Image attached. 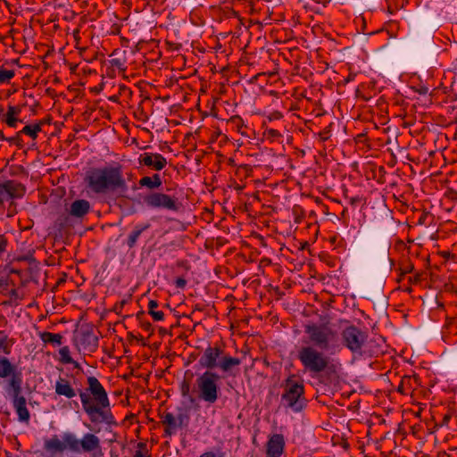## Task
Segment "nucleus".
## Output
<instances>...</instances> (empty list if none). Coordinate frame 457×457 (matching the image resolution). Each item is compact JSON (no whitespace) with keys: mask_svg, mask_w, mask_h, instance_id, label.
Segmentation results:
<instances>
[{"mask_svg":"<svg viewBox=\"0 0 457 457\" xmlns=\"http://www.w3.org/2000/svg\"><path fill=\"white\" fill-rule=\"evenodd\" d=\"M142 328L146 330V331H151L153 332V327H152V324L148 321L146 322H143L142 323Z\"/></svg>","mask_w":457,"mask_h":457,"instance_id":"de8ad7c7","label":"nucleus"},{"mask_svg":"<svg viewBox=\"0 0 457 457\" xmlns=\"http://www.w3.org/2000/svg\"><path fill=\"white\" fill-rule=\"evenodd\" d=\"M19 371L16 370V367L12 364L10 360L6 357L0 358V378H6L8 377H12L13 374H18Z\"/></svg>","mask_w":457,"mask_h":457,"instance_id":"4be33fe9","label":"nucleus"},{"mask_svg":"<svg viewBox=\"0 0 457 457\" xmlns=\"http://www.w3.org/2000/svg\"><path fill=\"white\" fill-rule=\"evenodd\" d=\"M304 331L312 346L320 350H328L337 337V332L327 325L310 324Z\"/></svg>","mask_w":457,"mask_h":457,"instance_id":"0eeeda50","label":"nucleus"},{"mask_svg":"<svg viewBox=\"0 0 457 457\" xmlns=\"http://www.w3.org/2000/svg\"><path fill=\"white\" fill-rule=\"evenodd\" d=\"M60 361L63 364L73 363L74 360L71 356L70 348L63 346L59 350Z\"/></svg>","mask_w":457,"mask_h":457,"instance_id":"c756f323","label":"nucleus"},{"mask_svg":"<svg viewBox=\"0 0 457 457\" xmlns=\"http://www.w3.org/2000/svg\"><path fill=\"white\" fill-rule=\"evenodd\" d=\"M449 420H450V416H449V415H445V416L444 417V419H443V423H444V424H447V423H448V421H449Z\"/></svg>","mask_w":457,"mask_h":457,"instance_id":"864d4df0","label":"nucleus"},{"mask_svg":"<svg viewBox=\"0 0 457 457\" xmlns=\"http://www.w3.org/2000/svg\"><path fill=\"white\" fill-rule=\"evenodd\" d=\"M361 198L360 196H354V197H351L349 199V203L352 205H356L361 202Z\"/></svg>","mask_w":457,"mask_h":457,"instance_id":"49530a36","label":"nucleus"},{"mask_svg":"<svg viewBox=\"0 0 457 457\" xmlns=\"http://www.w3.org/2000/svg\"><path fill=\"white\" fill-rule=\"evenodd\" d=\"M3 112H4V109L0 108V117L2 116Z\"/></svg>","mask_w":457,"mask_h":457,"instance_id":"0e129e2a","label":"nucleus"},{"mask_svg":"<svg viewBox=\"0 0 457 457\" xmlns=\"http://www.w3.org/2000/svg\"><path fill=\"white\" fill-rule=\"evenodd\" d=\"M21 133H17L16 136L14 137H8L7 138V141L12 143V144H14L16 145L17 146L19 147H22V144H21V138L20 137Z\"/></svg>","mask_w":457,"mask_h":457,"instance_id":"4c0bfd02","label":"nucleus"},{"mask_svg":"<svg viewBox=\"0 0 457 457\" xmlns=\"http://www.w3.org/2000/svg\"><path fill=\"white\" fill-rule=\"evenodd\" d=\"M21 385L22 384H19L18 386L12 389L10 393L12 397V403H18L19 399L25 398L23 395H21Z\"/></svg>","mask_w":457,"mask_h":457,"instance_id":"473e14b6","label":"nucleus"},{"mask_svg":"<svg viewBox=\"0 0 457 457\" xmlns=\"http://www.w3.org/2000/svg\"><path fill=\"white\" fill-rule=\"evenodd\" d=\"M6 457H11V455L9 453H7V456Z\"/></svg>","mask_w":457,"mask_h":457,"instance_id":"338daca9","label":"nucleus"},{"mask_svg":"<svg viewBox=\"0 0 457 457\" xmlns=\"http://www.w3.org/2000/svg\"><path fill=\"white\" fill-rule=\"evenodd\" d=\"M420 280V274H417L414 277H410L409 278V282L411 284L418 283Z\"/></svg>","mask_w":457,"mask_h":457,"instance_id":"09e8293b","label":"nucleus"},{"mask_svg":"<svg viewBox=\"0 0 457 457\" xmlns=\"http://www.w3.org/2000/svg\"><path fill=\"white\" fill-rule=\"evenodd\" d=\"M382 343H384L383 338H379V342L376 339H366L365 345L362 349L361 357L369 356H377L383 353V345Z\"/></svg>","mask_w":457,"mask_h":457,"instance_id":"f3484780","label":"nucleus"},{"mask_svg":"<svg viewBox=\"0 0 457 457\" xmlns=\"http://www.w3.org/2000/svg\"><path fill=\"white\" fill-rule=\"evenodd\" d=\"M138 185L140 187H146L151 190V192H154V190L161 187L162 181L161 176L158 173H155L151 177L145 176L141 178L138 181Z\"/></svg>","mask_w":457,"mask_h":457,"instance_id":"aec40b11","label":"nucleus"},{"mask_svg":"<svg viewBox=\"0 0 457 457\" xmlns=\"http://www.w3.org/2000/svg\"><path fill=\"white\" fill-rule=\"evenodd\" d=\"M110 62L112 67H116L122 71L126 70L124 67V62L119 58L112 59Z\"/></svg>","mask_w":457,"mask_h":457,"instance_id":"c9c22d12","label":"nucleus"},{"mask_svg":"<svg viewBox=\"0 0 457 457\" xmlns=\"http://www.w3.org/2000/svg\"><path fill=\"white\" fill-rule=\"evenodd\" d=\"M160 417L161 423L164 427V437H170L176 434L179 428H187L190 420L188 412L182 408L178 409V414L176 416L167 411L162 413Z\"/></svg>","mask_w":457,"mask_h":457,"instance_id":"9d476101","label":"nucleus"},{"mask_svg":"<svg viewBox=\"0 0 457 457\" xmlns=\"http://www.w3.org/2000/svg\"><path fill=\"white\" fill-rule=\"evenodd\" d=\"M8 240L4 235H0V256L6 251Z\"/></svg>","mask_w":457,"mask_h":457,"instance_id":"e433bc0d","label":"nucleus"},{"mask_svg":"<svg viewBox=\"0 0 457 457\" xmlns=\"http://www.w3.org/2000/svg\"><path fill=\"white\" fill-rule=\"evenodd\" d=\"M137 447H138V448H140V449H144V448H145V447H146V445H145V443H139V444L137 445Z\"/></svg>","mask_w":457,"mask_h":457,"instance_id":"4d7b16f0","label":"nucleus"},{"mask_svg":"<svg viewBox=\"0 0 457 457\" xmlns=\"http://www.w3.org/2000/svg\"><path fill=\"white\" fill-rule=\"evenodd\" d=\"M187 285V280L184 278L179 277L175 279V286L178 288L183 289Z\"/></svg>","mask_w":457,"mask_h":457,"instance_id":"a19ab883","label":"nucleus"},{"mask_svg":"<svg viewBox=\"0 0 457 457\" xmlns=\"http://www.w3.org/2000/svg\"><path fill=\"white\" fill-rule=\"evenodd\" d=\"M81 342L90 352H94L98 346V337L93 333H84Z\"/></svg>","mask_w":457,"mask_h":457,"instance_id":"a878e982","label":"nucleus"},{"mask_svg":"<svg viewBox=\"0 0 457 457\" xmlns=\"http://www.w3.org/2000/svg\"><path fill=\"white\" fill-rule=\"evenodd\" d=\"M199 457H216V454L213 452H205L202 453Z\"/></svg>","mask_w":457,"mask_h":457,"instance_id":"3c124183","label":"nucleus"},{"mask_svg":"<svg viewBox=\"0 0 457 457\" xmlns=\"http://www.w3.org/2000/svg\"><path fill=\"white\" fill-rule=\"evenodd\" d=\"M445 196L452 201H457V190L448 187L445 192Z\"/></svg>","mask_w":457,"mask_h":457,"instance_id":"f704fd0d","label":"nucleus"},{"mask_svg":"<svg viewBox=\"0 0 457 457\" xmlns=\"http://www.w3.org/2000/svg\"><path fill=\"white\" fill-rule=\"evenodd\" d=\"M54 389L57 395L64 396L68 399H71L77 395V391L72 387L71 382L62 377H59L56 380Z\"/></svg>","mask_w":457,"mask_h":457,"instance_id":"2eb2a0df","label":"nucleus"},{"mask_svg":"<svg viewBox=\"0 0 457 457\" xmlns=\"http://www.w3.org/2000/svg\"><path fill=\"white\" fill-rule=\"evenodd\" d=\"M90 204L87 200L78 199L71 203L70 215L75 218H83L89 212Z\"/></svg>","mask_w":457,"mask_h":457,"instance_id":"dca6fc26","label":"nucleus"},{"mask_svg":"<svg viewBox=\"0 0 457 457\" xmlns=\"http://www.w3.org/2000/svg\"><path fill=\"white\" fill-rule=\"evenodd\" d=\"M13 407L19 417V420L21 422L29 423L30 414L26 406V398L19 399L18 403H13Z\"/></svg>","mask_w":457,"mask_h":457,"instance_id":"5701e85b","label":"nucleus"},{"mask_svg":"<svg viewBox=\"0 0 457 457\" xmlns=\"http://www.w3.org/2000/svg\"><path fill=\"white\" fill-rule=\"evenodd\" d=\"M159 303L156 300H150L148 302V313L153 317L155 321H161L164 319V313L162 311H157Z\"/></svg>","mask_w":457,"mask_h":457,"instance_id":"bb28decb","label":"nucleus"},{"mask_svg":"<svg viewBox=\"0 0 457 457\" xmlns=\"http://www.w3.org/2000/svg\"><path fill=\"white\" fill-rule=\"evenodd\" d=\"M19 384H22L21 373L13 374L7 383L6 391L10 394L12 389L18 386Z\"/></svg>","mask_w":457,"mask_h":457,"instance_id":"7c9ffc66","label":"nucleus"},{"mask_svg":"<svg viewBox=\"0 0 457 457\" xmlns=\"http://www.w3.org/2000/svg\"><path fill=\"white\" fill-rule=\"evenodd\" d=\"M12 344L9 343L7 335L0 331V352L4 354H10Z\"/></svg>","mask_w":457,"mask_h":457,"instance_id":"c85d7f7f","label":"nucleus"},{"mask_svg":"<svg viewBox=\"0 0 457 457\" xmlns=\"http://www.w3.org/2000/svg\"><path fill=\"white\" fill-rule=\"evenodd\" d=\"M283 393L281 402L283 405L294 412H301L307 406L305 387L302 378L295 374H290L282 383Z\"/></svg>","mask_w":457,"mask_h":457,"instance_id":"39448f33","label":"nucleus"},{"mask_svg":"<svg viewBox=\"0 0 457 457\" xmlns=\"http://www.w3.org/2000/svg\"><path fill=\"white\" fill-rule=\"evenodd\" d=\"M220 379L221 377L213 370H205L198 375L193 389L198 400L214 404L221 395Z\"/></svg>","mask_w":457,"mask_h":457,"instance_id":"423d86ee","label":"nucleus"},{"mask_svg":"<svg viewBox=\"0 0 457 457\" xmlns=\"http://www.w3.org/2000/svg\"><path fill=\"white\" fill-rule=\"evenodd\" d=\"M264 135L270 139H276L282 137L281 133L274 129H266Z\"/></svg>","mask_w":457,"mask_h":457,"instance_id":"72a5a7b5","label":"nucleus"},{"mask_svg":"<svg viewBox=\"0 0 457 457\" xmlns=\"http://www.w3.org/2000/svg\"><path fill=\"white\" fill-rule=\"evenodd\" d=\"M7 138L8 137H4L3 131H0V141H4V140L7 141Z\"/></svg>","mask_w":457,"mask_h":457,"instance_id":"5fc2aeb1","label":"nucleus"},{"mask_svg":"<svg viewBox=\"0 0 457 457\" xmlns=\"http://www.w3.org/2000/svg\"><path fill=\"white\" fill-rule=\"evenodd\" d=\"M242 188H243V187H241V186L237 187V190H238V191H241Z\"/></svg>","mask_w":457,"mask_h":457,"instance_id":"e2e57ef3","label":"nucleus"},{"mask_svg":"<svg viewBox=\"0 0 457 457\" xmlns=\"http://www.w3.org/2000/svg\"><path fill=\"white\" fill-rule=\"evenodd\" d=\"M87 387L79 389L82 409L92 423H106L116 425L114 416L111 411L108 394L97 378L87 377Z\"/></svg>","mask_w":457,"mask_h":457,"instance_id":"f03ea898","label":"nucleus"},{"mask_svg":"<svg viewBox=\"0 0 457 457\" xmlns=\"http://www.w3.org/2000/svg\"><path fill=\"white\" fill-rule=\"evenodd\" d=\"M389 248H390L389 246H385L383 249V254H384L385 258L390 262V265L392 266V265H394V262L388 256Z\"/></svg>","mask_w":457,"mask_h":457,"instance_id":"c03bdc74","label":"nucleus"},{"mask_svg":"<svg viewBox=\"0 0 457 457\" xmlns=\"http://www.w3.org/2000/svg\"><path fill=\"white\" fill-rule=\"evenodd\" d=\"M224 350L218 345H209L199 359V365L206 370H213L218 368L219 361L220 360Z\"/></svg>","mask_w":457,"mask_h":457,"instance_id":"f8f14e48","label":"nucleus"},{"mask_svg":"<svg viewBox=\"0 0 457 457\" xmlns=\"http://www.w3.org/2000/svg\"><path fill=\"white\" fill-rule=\"evenodd\" d=\"M194 377L193 372L187 370L185 372L184 379L179 385L180 394L184 398H188L190 403L195 402V398L190 395L191 390V379Z\"/></svg>","mask_w":457,"mask_h":457,"instance_id":"412c9836","label":"nucleus"},{"mask_svg":"<svg viewBox=\"0 0 457 457\" xmlns=\"http://www.w3.org/2000/svg\"><path fill=\"white\" fill-rule=\"evenodd\" d=\"M10 294H11L12 296H16L17 295V290L16 289H12Z\"/></svg>","mask_w":457,"mask_h":457,"instance_id":"13d9d810","label":"nucleus"},{"mask_svg":"<svg viewBox=\"0 0 457 457\" xmlns=\"http://www.w3.org/2000/svg\"><path fill=\"white\" fill-rule=\"evenodd\" d=\"M284 436L281 434H274L266 444V457H280L284 453Z\"/></svg>","mask_w":457,"mask_h":457,"instance_id":"4468645a","label":"nucleus"},{"mask_svg":"<svg viewBox=\"0 0 457 457\" xmlns=\"http://www.w3.org/2000/svg\"><path fill=\"white\" fill-rule=\"evenodd\" d=\"M404 276H402V273L400 274V277L398 278L397 281H401Z\"/></svg>","mask_w":457,"mask_h":457,"instance_id":"052dcab7","label":"nucleus"},{"mask_svg":"<svg viewBox=\"0 0 457 457\" xmlns=\"http://www.w3.org/2000/svg\"><path fill=\"white\" fill-rule=\"evenodd\" d=\"M446 328L449 330L450 333L453 332L455 335H457V322H455V320H453L450 321Z\"/></svg>","mask_w":457,"mask_h":457,"instance_id":"79ce46f5","label":"nucleus"},{"mask_svg":"<svg viewBox=\"0 0 457 457\" xmlns=\"http://www.w3.org/2000/svg\"><path fill=\"white\" fill-rule=\"evenodd\" d=\"M41 129L42 128L40 122L34 125H26L21 131H19V133L28 135L33 139H36L38 132H40Z\"/></svg>","mask_w":457,"mask_h":457,"instance_id":"cd10ccee","label":"nucleus"},{"mask_svg":"<svg viewBox=\"0 0 457 457\" xmlns=\"http://www.w3.org/2000/svg\"><path fill=\"white\" fill-rule=\"evenodd\" d=\"M454 320H455V322H457V318H456V319H454Z\"/></svg>","mask_w":457,"mask_h":457,"instance_id":"774afa93","label":"nucleus"},{"mask_svg":"<svg viewBox=\"0 0 457 457\" xmlns=\"http://www.w3.org/2000/svg\"><path fill=\"white\" fill-rule=\"evenodd\" d=\"M134 457H151V455L144 454L141 451H137Z\"/></svg>","mask_w":457,"mask_h":457,"instance_id":"603ef678","label":"nucleus"},{"mask_svg":"<svg viewBox=\"0 0 457 457\" xmlns=\"http://www.w3.org/2000/svg\"><path fill=\"white\" fill-rule=\"evenodd\" d=\"M21 112V108L18 106L9 105L7 113L5 114V118L4 119V121L10 127V128H16L18 118L17 116Z\"/></svg>","mask_w":457,"mask_h":457,"instance_id":"b1692460","label":"nucleus"},{"mask_svg":"<svg viewBox=\"0 0 457 457\" xmlns=\"http://www.w3.org/2000/svg\"><path fill=\"white\" fill-rule=\"evenodd\" d=\"M428 216V213L425 212V213H422L421 216L420 217L419 219V224H426V220Z\"/></svg>","mask_w":457,"mask_h":457,"instance_id":"8fccbe9b","label":"nucleus"},{"mask_svg":"<svg viewBox=\"0 0 457 457\" xmlns=\"http://www.w3.org/2000/svg\"><path fill=\"white\" fill-rule=\"evenodd\" d=\"M414 266L412 264H408L404 269H402V276H404L407 273L412 272Z\"/></svg>","mask_w":457,"mask_h":457,"instance_id":"a18cd8bd","label":"nucleus"},{"mask_svg":"<svg viewBox=\"0 0 457 457\" xmlns=\"http://www.w3.org/2000/svg\"><path fill=\"white\" fill-rule=\"evenodd\" d=\"M127 303V301L126 300H122L119 303H116L113 306V311L116 312V313H120L124 305Z\"/></svg>","mask_w":457,"mask_h":457,"instance_id":"ea45409f","label":"nucleus"},{"mask_svg":"<svg viewBox=\"0 0 457 457\" xmlns=\"http://www.w3.org/2000/svg\"><path fill=\"white\" fill-rule=\"evenodd\" d=\"M297 359L301 362L303 371L312 378H317L323 374L327 379L333 381L339 378L343 370L338 360L331 359L311 345L299 348Z\"/></svg>","mask_w":457,"mask_h":457,"instance_id":"20e7f679","label":"nucleus"},{"mask_svg":"<svg viewBox=\"0 0 457 457\" xmlns=\"http://www.w3.org/2000/svg\"><path fill=\"white\" fill-rule=\"evenodd\" d=\"M26 187L14 179L0 180V204L9 199H20L24 196Z\"/></svg>","mask_w":457,"mask_h":457,"instance_id":"9b49d317","label":"nucleus"},{"mask_svg":"<svg viewBox=\"0 0 457 457\" xmlns=\"http://www.w3.org/2000/svg\"><path fill=\"white\" fill-rule=\"evenodd\" d=\"M72 364L74 365V368H77V369L80 368L79 363L75 361H74V362Z\"/></svg>","mask_w":457,"mask_h":457,"instance_id":"bf43d9fd","label":"nucleus"},{"mask_svg":"<svg viewBox=\"0 0 457 457\" xmlns=\"http://www.w3.org/2000/svg\"><path fill=\"white\" fill-rule=\"evenodd\" d=\"M160 332H161V333H164V332H165V329H164V328H161V329H160Z\"/></svg>","mask_w":457,"mask_h":457,"instance_id":"69168bd1","label":"nucleus"},{"mask_svg":"<svg viewBox=\"0 0 457 457\" xmlns=\"http://www.w3.org/2000/svg\"><path fill=\"white\" fill-rule=\"evenodd\" d=\"M151 227L149 222L137 224L133 230L129 234L127 239V245L129 249H132L136 246L138 237L141 234L147 230Z\"/></svg>","mask_w":457,"mask_h":457,"instance_id":"6ab92c4d","label":"nucleus"},{"mask_svg":"<svg viewBox=\"0 0 457 457\" xmlns=\"http://www.w3.org/2000/svg\"><path fill=\"white\" fill-rule=\"evenodd\" d=\"M398 392H400L402 394H405L403 383L398 386Z\"/></svg>","mask_w":457,"mask_h":457,"instance_id":"6e6d98bb","label":"nucleus"},{"mask_svg":"<svg viewBox=\"0 0 457 457\" xmlns=\"http://www.w3.org/2000/svg\"><path fill=\"white\" fill-rule=\"evenodd\" d=\"M143 203L151 209H162L170 212H179L182 204L174 195L162 192H150L142 196Z\"/></svg>","mask_w":457,"mask_h":457,"instance_id":"1a4fd4ad","label":"nucleus"},{"mask_svg":"<svg viewBox=\"0 0 457 457\" xmlns=\"http://www.w3.org/2000/svg\"><path fill=\"white\" fill-rule=\"evenodd\" d=\"M39 337L45 344H52L53 345H61L63 338L61 334H54L47 331L40 332Z\"/></svg>","mask_w":457,"mask_h":457,"instance_id":"393cba45","label":"nucleus"},{"mask_svg":"<svg viewBox=\"0 0 457 457\" xmlns=\"http://www.w3.org/2000/svg\"><path fill=\"white\" fill-rule=\"evenodd\" d=\"M138 162L140 165H144L159 171L166 166L167 160L158 153H144L139 155Z\"/></svg>","mask_w":457,"mask_h":457,"instance_id":"ddd939ff","label":"nucleus"},{"mask_svg":"<svg viewBox=\"0 0 457 457\" xmlns=\"http://www.w3.org/2000/svg\"><path fill=\"white\" fill-rule=\"evenodd\" d=\"M44 449L51 453H62L69 451L75 454L82 453H90L92 457H103L100 438L92 433H86L81 438H78L72 432H64L62 439L57 435L44 441Z\"/></svg>","mask_w":457,"mask_h":457,"instance_id":"7ed1b4c3","label":"nucleus"},{"mask_svg":"<svg viewBox=\"0 0 457 457\" xmlns=\"http://www.w3.org/2000/svg\"><path fill=\"white\" fill-rule=\"evenodd\" d=\"M427 91H428V88H424V89H421V91H420V92H421V93H423V94H426V93H427Z\"/></svg>","mask_w":457,"mask_h":457,"instance_id":"680f3d73","label":"nucleus"},{"mask_svg":"<svg viewBox=\"0 0 457 457\" xmlns=\"http://www.w3.org/2000/svg\"><path fill=\"white\" fill-rule=\"evenodd\" d=\"M241 363V360L237 357H232L229 355L222 354L220 360L219 361L218 368L223 372L227 374L235 375L233 373V369L235 367L239 366Z\"/></svg>","mask_w":457,"mask_h":457,"instance_id":"a211bd4d","label":"nucleus"},{"mask_svg":"<svg viewBox=\"0 0 457 457\" xmlns=\"http://www.w3.org/2000/svg\"><path fill=\"white\" fill-rule=\"evenodd\" d=\"M230 120L232 123H234L238 128L244 126V121H243L242 118L238 115L232 116L230 118Z\"/></svg>","mask_w":457,"mask_h":457,"instance_id":"58836bf2","label":"nucleus"},{"mask_svg":"<svg viewBox=\"0 0 457 457\" xmlns=\"http://www.w3.org/2000/svg\"><path fill=\"white\" fill-rule=\"evenodd\" d=\"M281 118H282L281 112H278V111L271 112L269 116L270 120H279Z\"/></svg>","mask_w":457,"mask_h":457,"instance_id":"37998d69","label":"nucleus"},{"mask_svg":"<svg viewBox=\"0 0 457 457\" xmlns=\"http://www.w3.org/2000/svg\"><path fill=\"white\" fill-rule=\"evenodd\" d=\"M15 73L12 70H5L0 68V83H8L14 77Z\"/></svg>","mask_w":457,"mask_h":457,"instance_id":"2f4dec72","label":"nucleus"},{"mask_svg":"<svg viewBox=\"0 0 457 457\" xmlns=\"http://www.w3.org/2000/svg\"><path fill=\"white\" fill-rule=\"evenodd\" d=\"M342 344L354 356L361 357L368 334L354 325L345 328L341 332Z\"/></svg>","mask_w":457,"mask_h":457,"instance_id":"6e6552de","label":"nucleus"},{"mask_svg":"<svg viewBox=\"0 0 457 457\" xmlns=\"http://www.w3.org/2000/svg\"><path fill=\"white\" fill-rule=\"evenodd\" d=\"M84 181L87 188L96 195H108L115 200L128 197L129 185L120 164L91 168Z\"/></svg>","mask_w":457,"mask_h":457,"instance_id":"f257e3e1","label":"nucleus"}]
</instances>
